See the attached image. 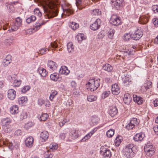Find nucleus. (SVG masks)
<instances>
[{"instance_id": "f257e3e1", "label": "nucleus", "mask_w": 158, "mask_h": 158, "mask_svg": "<svg viewBox=\"0 0 158 158\" xmlns=\"http://www.w3.org/2000/svg\"><path fill=\"white\" fill-rule=\"evenodd\" d=\"M46 4L43 6L46 18H52L57 16L58 14V0H43Z\"/></svg>"}, {"instance_id": "f03ea898", "label": "nucleus", "mask_w": 158, "mask_h": 158, "mask_svg": "<svg viewBox=\"0 0 158 158\" xmlns=\"http://www.w3.org/2000/svg\"><path fill=\"white\" fill-rule=\"evenodd\" d=\"M100 79H91L89 80L87 86L89 87L88 89L91 91H94L96 90L100 85Z\"/></svg>"}, {"instance_id": "7ed1b4c3", "label": "nucleus", "mask_w": 158, "mask_h": 158, "mask_svg": "<svg viewBox=\"0 0 158 158\" xmlns=\"http://www.w3.org/2000/svg\"><path fill=\"white\" fill-rule=\"evenodd\" d=\"M134 145L129 144L127 145L124 149L123 152L125 156L127 158H132L133 156L134 152L133 151Z\"/></svg>"}, {"instance_id": "20e7f679", "label": "nucleus", "mask_w": 158, "mask_h": 158, "mask_svg": "<svg viewBox=\"0 0 158 158\" xmlns=\"http://www.w3.org/2000/svg\"><path fill=\"white\" fill-rule=\"evenodd\" d=\"M100 152L103 158H110L111 156L110 150L104 146L101 147Z\"/></svg>"}, {"instance_id": "39448f33", "label": "nucleus", "mask_w": 158, "mask_h": 158, "mask_svg": "<svg viewBox=\"0 0 158 158\" xmlns=\"http://www.w3.org/2000/svg\"><path fill=\"white\" fill-rule=\"evenodd\" d=\"M2 122L3 124V127L5 131L6 132L11 131V126L9 125L11 123L10 121L8 119L4 118L2 120Z\"/></svg>"}, {"instance_id": "423d86ee", "label": "nucleus", "mask_w": 158, "mask_h": 158, "mask_svg": "<svg viewBox=\"0 0 158 158\" xmlns=\"http://www.w3.org/2000/svg\"><path fill=\"white\" fill-rule=\"evenodd\" d=\"M139 124V122L136 118H134L131 119L130 123L126 127V128L128 130L132 129L135 126Z\"/></svg>"}, {"instance_id": "0eeeda50", "label": "nucleus", "mask_w": 158, "mask_h": 158, "mask_svg": "<svg viewBox=\"0 0 158 158\" xmlns=\"http://www.w3.org/2000/svg\"><path fill=\"white\" fill-rule=\"evenodd\" d=\"M110 21L111 23L116 26L119 25L121 23L119 17L115 15L111 16Z\"/></svg>"}, {"instance_id": "6e6552de", "label": "nucleus", "mask_w": 158, "mask_h": 158, "mask_svg": "<svg viewBox=\"0 0 158 158\" xmlns=\"http://www.w3.org/2000/svg\"><path fill=\"white\" fill-rule=\"evenodd\" d=\"M143 35L142 30L140 29H138L133 34H131V38L134 40H139Z\"/></svg>"}, {"instance_id": "1a4fd4ad", "label": "nucleus", "mask_w": 158, "mask_h": 158, "mask_svg": "<svg viewBox=\"0 0 158 158\" xmlns=\"http://www.w3.org/2000/svg\"><path fill=\"white\" fill-rule=\"evenodd\" d=\"M111 2L112 5L115 7L117 10L124 5L123 0H112Z\"/></svg>"}, {"instance_id": "9d476101", "label": "nucleus", "mask_w": 158, "mask_h": 158, "mask_svg": "<svg viewBox=\"0 0 158 158\" xmlns=\"http://www.w3.org/2000/svg\"><path fill=\"white\" fill-rule=\"evenodd\" d=\"M101 22V20L100 19H97L94 23L90 25V28L93 31L97 30L100 27Z\"/></svg>"}, {"instance_id": "9b49d317", "label": "nucleus", "mask_w": 158, "mask_h": 158, "mask_svg": "<svg viewBox=\"0 0 158 158\" xmlns=\"http://www.w3.org/2000/svg\"><path fill=\"white\" fill-rule=\"evenodd\" d=\"M7 97L11 100H13L16 96V91L13 89H10L8 91Z\"/></svg>"}, {"instance_id": "f8f14e48", "label": "nucleus", "mask_w": 158, "mask_h": 158, "mask_svg": "<svg viewBox=\"0 0 158 158\" xmlns=\"http://www.w3.org/2000/svg\"><path fill=\"white\" fill-rule=\"evenodd\" d=\"M34 139L32 136H29L25 140V143L26 146L28 148H31L33 145Z\"/></svg>"}, {"instance_id": "ddd939ff", "label": "nucleus", "mask_w": 158, "mask_h": 158, "mask_svg": "<svg viewBox=\"0 0 158 158\" xmlns=\"http://www.w3.org/2000/svg\"><path fill=\"white\" fill-rule=\"evenodd\" d=\"M112 91L113 94L115 95H118L120 93L119 88L116 84L112 85Z\"/></svg>"}, {"instance_id": "4468645a", "label": "nucleus", "mask_w": 158, "mask_h": 158, "mask_svg": "<svg viewBox=\"0 0 158 158\" xmlns=\"http://www.w3.org/2000/svg\"><path fill=\"white\" fill-rule=\"evenodd\" d=\"M49 133L46 131H43L41 133L40 138L42 141H45L49 137Z\"/></svg>"}, {"instance_id": "2eb2a0df", "label": "nucleus", "mask_w": 158, "mask_h": 158, "mask_svg": "<svg viewBox=\"0 0 158 158\" xmlns=\"http://www.w3.org/2000/svg\"><path fill=\"white\" fill-rule=\"evenodd\" d=\"M144 137V134L142 132L136 134L134 137V139L135 141H142Z\"/></svg>"}, {"instance_id": "dca6fc26", "label": "nucleus", "mask_w": 158, "mask_h": 158, "mask_svg": "<svg viewBox=\"0 0 158 158\" xmlns=\"http://www.w3.org/2000/svg\"><path fill=\"white\" fill-rule=\"evenodd\" d=\"M133 98L134 101L136 102L138 104L140 105L143 103V99L142 97L138 96L136 95H134L133 96Z\"/></svg>"}, {"instance_id": "f3484780", "label": "nucleus", "mask_w": 158, "mask_h": 158, "mask_svg": "<svg viewBox=\"0 0 158 158\" xmlns=\"http://www.w3.org/2000/svg\"><path fill=\"white\" fill-rule=\"evenodd\" d=\"M48 66L52 70H56L57 68V64L56 63L51 60L48 61Z\"/></svg>"}, {"instance_id": "a211bd4d", "label": "nucleus", "mask_w": 158, "mask_h": 158, "mask_svg": "<svg viewBox=\"0 0 158 158\" xmlns=\"http://www.w3.org/2000/svg\"><path fill=\"white\" fill-rule=\"evenodd\" d=\"M11 56L7 55L6 58L3 60L2 64L4 66H6L10 64L11 61Z\"/></svg>"}, {"instance_id": "6ab92c4d", "label": "nucleus", "mask_w": 158, "mask_h": 158, "mask_svg": "<svg viewBox=\"0 0 158 158\" xmlns=\"http://www.w3.org/2000/svg\"><path fill=\"white\" fill-rule=\"evenodd\" d=\"M50 78L52 80L54 81H59L60 80L59 74L57 73H54L51 74L50 75Z\"/></svg>"}, {"instance_id": "aec40b11", "label": "nucleus", "mask_w": 158, "mask_h": 158, "mask_svg": "<svg viewBox=\"0 0 158 158\" xmlns=\"http://www.w3.org/2000/svg\"><path fill=\"white\" fill-rule=\"evenodd\" d=\"M131 100L130 95L128 93H127L124 95L123 101L124 103L127 104H129Z\"/></svg>"}, {"instance_id": "412c9836", "label": "nucleus", "mask_w": 158, "mask_h": 158, "mask_svg": "<svg viewBox=\"0 0 158 158\" xmlns=\"http://www.w3.org/2000/svg\"><path fill=\"white\" fill-rule=\"evenodd\" d=\"M70 72L67 67L65 66H62L60 69L59 73L61 74H63L65 75H67L69 74Z\"/></svg>"}, {"instance_id": "4be33fe9", "label": "nucleus", "mask_w": 158, "mask_h": 158, "mask_svg": "<svg viewBox=\"0 0 158 158\" xmlns=\"http://www.w3.org/2000/svg\"><path fill=\"white\" fill-rule=\"evenodd\" d=\"M117 113V109L114 106L111 107L109 111V114L112 117H114Z\"/></svg>"}, {"instance_id": "5701e85b", "label": "nucleus", "mask_w": 158, "mask_h": 158, "mask_svg": "<svg viewBox=\"0 0 158 158\" xmlns=\"http://www.w3.org/2000/svg\"><path fill=\"white\" fill-rule=\"evenodd\" d=\"M38 72H39L40 74L42 77H45L47 74V72L46 70L41 67H40L38 69Z\"/></svg>"}, {"instance_id": "b1692460", "label": "nucleus", "mask_w": 158, "mask_h": 158, "mask_svg": "<svg viewBox=\"0 0 158 158\" xmlns=\"http://www.w3.org/2000/svg\"><path fill=\"white\" fill-rule=\"evenodd\" d=\"M139 21L141 24H145L148 22V18L146 16L143 15L140 17Z\"/></svg>"}, {"instance_id": "393cba45", "label": "nucleus", "mask_w": 158, "mask_h": 158, "mask_svg": "<svg viewBox=\"0 0 158 158\" xmlns=\"http://www.w3.org/2000/svg\"><path fill=\"white\" fill-rule=\"evenodd\" d=\"M123 81L124 84L127 86L131 83V78L128 76H125L123 78Z\"/></svg>"}, {"instance_id": "a878e982", "label": "nucleus", "mask_w": 158, "mask_h": 158, "mask_svg": "<svg viewBox=\"0 0 158 158\" xmlns=\"http://www.w3.org/2000/svg\"><path fill=\"white\" fill-rule=\"evenodd\" d=\"M103 69L108 72H112L113 69V67L110 64H106L103 66Z\"/></svg>"}, {"instance_id": "bb28decb", "label": "nucleus", "mask_w": 158, "mask_h": 158, "mask_svg": "<svg viewBox=\"0 0 158 158\" xmlns=\"http://www.w3.org/2000/svg\"><path fill=\"white\" fill-rule=\"evenodd\" d=\"M18 107L17 106H13L10 108V113L12 114H15L19 112Z\"/></svg>"}, {"instance_id": "cd10ccee", "label": "nucleus", "mask_w": 158, "mask_h": 158, "mask_svg": "<svg viewBox=\"0 0 158 158\" xmlns=\"http://www.w3.org/2000/svg\"><path fill=\"white\" fill-rule=\"evenodd\" d=\"M48 117V114L47 113H42L40 115L38 116V119L41 121L46 120Z\"/></svg>"}, {"instance_id": "c85d7f7f", "label": "nucleus", "mask_w": 158, "mask_h": 158, "mask_svg": "<svg viewBox=\"0 0 158 158\" xmlns=\"http://www.w3.org/2000/svg\"><path fill=\"white\" fill-rule=\"evenodd\" d=\"M70 135L73 139H76L79 136L78 131L77 130L72 131L70 133Z\"/></svg>"}, {"instance_id": "c756f323", "label": "nucleus", "mask_w": 158, "mask_h": 158, "mask_svg": "<svg viewBox=\"0 0 158 158\" xmlns=\"http://www.w3.org/2000/svg\"><path fill=\"white\" fill-rule=\"evenodd\" d=\"M63 11V14L66 16H69L70 15L73 14V11L69 8L64 9Z\"/></svg>"}, {"instance_id": "7c9ffc66", "label": "nucleus", "mask_w": 158, "mask_h": 158, "mask_svg": "<svg viewBox=\"0 0 158 158\" xmlns=\"http://www.w3.org/2000/svg\"><path fill=\"white\" fill-rule=\"evenodd\" d=\"M4 145L8 146L10 149H11L13 148V144L11 142H10L8 139H6L3 142Z\"/></svg>"}, {"instance_id": "2f4dec72", "label": "nucleus", "mask_w": 158, "mask_h": 158, "mask_svg": "<svg viewBox=\"0 0 158 158\" xmlns=\"http://www.w3.org/2000/svg\"><path fill=\"white\" fill-rule=\"evenodd\" d=\"M144 151L147 156L151 157L154 154L155 152V149H152V150H149V149H147L146 151Z\"/></svg>"}, {"instance_id": "473e14b6", "label": "nucleus", "mask_w": 158, "mask_h": 158, "mask_svg": "<svg viewBox=\"0 0 158 158\" xmlns=\"http://www.w3.org/2000/svg\"><path fill=\"white\" fill-rule=\"evenodd\" d=\"M74 47L72 43L69 42L67 44V49L69 52H71L73 51Z\"/></svg>"}, {"instance_id": "72a5a7b5", "label": "nucleus", "mask_w": 158, "mask_h": 158, "mask_svg": "<svg viewBox=\"0 0 158 158\" xmlns=\"http://www.w3.org/2000/svg\"><path fill=\"white\" fill-rule=\"evenodd\" d=\"M121 138L122 137L119 136H117L114 142L115 143V145L117 146H119L120 144V143H121L122 141L121 139Z\"/></svg>"}, {"instance_id": "f704fd0d", "label": "nucleus", "mask_w": 158, "mask_h": 158, "mask_svg": "<svg viewBox=\"0 0 158 158\" xmlns=\"http://www.w3.org/2000/svg\"><path fill=\"white\" fill-rule=\"evenodd\" d=\"M34 125V124L33 123L31 122H29L25 124L24 125V128L27 130Z\"/></svg>"}, {"instance_id": "c9c22d12", "label": "nucleus", "mask_w": 158, "mask_h": 158, "mask_svg": "<svg viewBox=\"0 0 158 158\" xmlns=\"http://www.w3.org/2000/svg\"><path fill=\"white\" fill-rule=\"evenodd\" d=\"M36 19V17L35 16L32 15L28 18H27L26 21L28 23H30L31 22L35 21Z\"/></svg>"}, {"instance_id": "e433bc0d", "label": "nucleus", "mask_w": 158, "mask_h": 158, "mask_svg": "<svg viewBox=\"0 0 158 158\" xmlns=\"http://www.w3.org/2000/svg\"><path fill=\"white\" fill-rule=\"evenodd\" d=\"M81 0H76V5L78 7V8L80 10L82 9L85 7L83 6L82 5H81Z\"/></svg>"}, {"instance_id": "4c0bfd02", "label": "nucleus", "mask_w": 158, "mask_h": 158, "mask_svg": "<svg viewBox=\"0 0 158 158\" xmlns=\"http://www.w3.org/2000/svg\"><path fill=\"white\" fill-rule=\"evenodd\" d=\"M70 27L74 30L78 28V24L76 23L72 22L70 24Z\"/></svg>"}, {"instance_id": "58836bf2", "label": "nucleus", "mask_w": 158, "mask_h": 158, "mask_svg": "<svg viewBox=\"0 0 158 158\" xmlns=\"http://www.w3.org/2000/svg\"><path fill=\"white\" fill-rule=\"evenodd\" d=\"M15 23L19 27H20L22 25V19L19 17H17L16 19Z\"/></svg>"}, {"instance_id": "ea45409f", "label": "nucleus", "mask_w": 158, "mask_h": 158, "mask_svg": "<svg viewBox=\"0 0 158 158\" xmlns=\"http://www.w3.org/2000/svg\"><path fill=\"white\" fill-rule=\"evenodd\" d=\"M94 131H93L90 132L89 133H88L87 135H86L82 139V140L83 141H85L86 140V139H89L90 137L94 133Z\"/></svg>"}, {"instance_id": "a19ab883", "label": "nucleus", "mask_w": 158, "mask_h": 158, "mask_svg": "<svg viewBox=\"0 0 158 158\" xmlns=\"http://www.w3.org/2000/svg\"><path fill=\"white\" fill-rule=\"evenodd\" d=\"M114 134V130L110 129L107 131L106 132L107 136L108 137H111Z\"/></svg>"}, {"instance_id": "79ce46f5", "label": "nucleus", "mask_w": 158, "mask_h": 158, "mask_svg": "<svg viewBox=\"0 0 158 158\" xmlns=\"http://www.w3.org/2000/svg\"><path fill=\"white\" fill-rule=\"evenodd\" d=\"M27 101V98L25 97H22L19 99V102L20 104H22L24 103H26Z\"/></svg>"}, {"instance_id": "37998d69", "label": "nucleus", "mask_w": 158, "mask_h": 158, "mask_svg": "<svg viewBox=\"0 0 158 158\" xmlns=\"http://www.w3.org/2000/svg\"><path fill=\"white\" fill-rule=\"evenodd\" d=\"M99 118L96 116H94L92 117L91 121L94 124H96L99 121Z\"/></svg>"}, {"instance_id": "c03bdc74", "label": "nucleus", "mask_w": 158, "mask_h": 158, "mask_svg": "<svg viewBox=\"0 0 158 158\" xmlns=\"http://www.w3.org/2000/svg\"><path fill=\"white\" fill-rule=\"evenodd\" d=\"M152 82L150 81H147L145 84L144 87L146 89H147L152 87Z\"/></svg>"}, {"instance_id": "a18cd8bd", "label": "nucleus", "mask_w": 158, "mask_h": 158, "mask_svg": "<svg viewBox=\"0 0 158 158\" xmlns=\"http://www.w3.org/2000/svg\"><path fill=\"white\" fill-rule=\"evenodd\" d=\"M96 99L97 98L94 95L89 96L87 98L88 101L90 102L95 101Z\"/></svg>"}, {"instance_id": "49530a36", "label": "nucleus", "mask_w": 158, "mask_h": 158, "mask_svg": "<svg viewBox=\"0 0 158 158\" xmlns=\"http://www.w3.org/2000/svg\"><path fill=\"white\" fill-rule=\"evenodd\" d=\"M58 93L56 91H53L50 94L49 97V99L51 101H52L53 98Z\"/></svg>"}, {"instance_id": "de8ad7c7", "label": "nucleus", "mask_w": 158, "mask_h": 158, "mask_svg": "<svg viewBox=\"0 0 158 158\" xmlns=\"http://www.w3.org/2000/svg\"><path fill=\"white\" fill-rule=\"evenodd\" d=\"M11 30L12 31H15L18 29L19 27L17 25H16L15 23H13L12 25H11Z\"/></svg>"}, {"instance_id": "09e8293b", "label": "nucleus", "mask_w": 158, "mask_h": 158, "mask_svg": "<svg viewBox=\"0 0 158 158\" xmlns=\"http://www.w3.org/2000/svg\"><path fill=\"white\" fill-rule=\"evenodd\" d=\"M4 43L6 46H8L12 43V40L10 38L6 39L4 41Z\"/></svg>"}, {"instance_id": "8fccbe9b", "label": "nucleus", "mask_w": 158, "mask_h": 158, "mask_svg": "<svg viewBox=\"0 0 158 158\" xmlns=\"http://www.w3.org/2000/svg\"><path fill=\"white\" fill-rule=\"evenodd\" d=\"M114 33V30L110 29L108 32V36L110 38L112 39L113 37V36Z\"/></svg>"}, {"instance_id": "3c124183", "label": "nucleus", "mask_w": 158, "mask_h": 158, "mask_svg": "<svg viewBox=\"0 0 158 158\" xmlns=\"http://www.w3.org/2000/svg\"><path fill=\"white\" fill-rule=\"evenodd\" d=\"M44 155L46 158H52L53 157V155L51 154L48 150L44 153Z\"/></svg>"}, {"instance_id": "603ef678", "label": "nucleus", "mask_w": 158, "mask_h": 158, "mask_svg": "<svg viewBox=\"0 0 158 158\" xmlns=\"http://www.w3.org/2000/svg\"><path fill=\"white\" fill-rule=\"evenodd\" d=\"M34 12L35 15L39 17H41L42 15L41 13L40 12L38 9L36 8L35 9Z\"/></svg>"}, {"instance_id": "864d4df0", "label": "nucleus", "mask_w": 158, "mask_h": 158, "mask_svg": "<svg viewBox=\"0 0 158 158\" xmlns=\"http://www.w3.org/2000/svg\"><path fill=\"white\" fill-rule=\"evenodd\" d=\"M58 146L57 144H56L55 143H52L50 144L49 146L50 149L53 150H56L57 149Z\"/></svg>"}, {"instance_id": "5fc2aeb1", "label": "nucleus", "mask_w": 158, "mask_h": 158, "mask_svg": "<svg viewBox=\"0 0 158 158\" xmlns=\"http://www.w3.org/2000/svg\"><path fill=\"white\" fill-rule=\"evenodd\" d=\"M21 82V81L20 80H18L15 79L14 80L13 83L15 86L18 87L20 85Z\"/></svg>"}, {"instance_id": "6e6d98bb", "label": "nucleus", "mask_w": 158, "mask_h": 158, "mask_svg": "<svg viewBox=\"0 0 158 158\" xmlns=\"http://www.w3.org/2000/svg\"><path fill=\"white\" fill-rule=\"evenodd\" d=\"M124 40L126 41H128L130 38H131V34L129 33H127L124 35Z\"/></svg>"}, {"instance_id": "4d7b16f0", "label": "nucleus", "mask_w": 158, "mask_h": 158, "mask_svg": "<svg viewBox=\"0 0 158 158\" xmlns=\"http://www.w3.org/2000/svg\"><path fill=\"white\" fill-rule=\"evenodd\" d=\"M44 23L42 22V21L40 20L39 21L36 22L35 27L37 28H38V27L39 28L42 25L44 24Z\"/></svg>"}, {"instance_id": "13d9d810", "label": "nucleus", "mask_w": 158, "mask_h": 158, "mask_svg": "<svg viewBox=\"0 0 158 158\" xmlns=\"http://www.w3.org/2000/svg\"><path fill=\"white\" fill-rule=\"evenodd\" d=\"M85 39V37L83 36V35H82L81 34L79 35H78L77 40L79 43H81L83 40Z\"/></svg>"}, {"instance_id": "bf43d9fd", "label": "nucleus", "mask_w": 158, "mask_h": 158, "mask_svg": "<svg viewBox=\"0 0 158 158\" xmlns=\"http://www.w3.org/2000/svg\"><path fill=\"white\" fill-rule=\"evenodd\" d=\"M152 9L154 13H158V6H152Z\"/></svg>"}, {"instance_id": "052dcab7", "label": "nucleus", "mask_w": 158, "mask_h": 158, "mask_svg": "<svg viewBox=\"0 0 158 158\" xmlns=\"http://www.w3.org/2000/svg\"><path fill=\"white\" fill-rule=\"evenodd\" d=\"M30 89V87L29 86H24L22 89V91L23 93H26L27 90H29Z\"/></svg>"}, {"instance_id": "680f3d73", "label": "nucleus", "mask_w": 158, "mask_h": 158, "mask_svg": "<svg viewBox=\"0 0 158 158\" xmlns=\"http://www.w3.org/2000/svg\"><path fill=\"white\" fill-rule=\"evenodd\" d=\"M93 12L96 15H100L101 14V12L98 9H95L93 10Z\"/></svg>"}, {"instance_id": "e2e57ef3", "label": "nucleus", "mask_w": 158, "mask_h": 158, "mask_svg": "<svg viewBox=\"0 0 158 158\" xmlns=\"http://www.w3.org/2000/svg\"><path fill=\"white\" fill-rule=\"evenodd\" d=\"M110 94V91H105L102 94V97L105 98L108 96Z\"/></svg>"}, {"instance_id": "0e129e2a", "label": "nucleus", "mask_w": 158, "mask_h": 158, "mask_svg": "<svg viewBox=\"0 0 158 158\" xmlns=\"http://www.w3.org/2000/svg\"><path fill=\"white\" fill-rule=\"evenodd\" d=\"M153 23L155 27H157L158 25V19H157L154 18L152 20Z\"/></svg>"}, {"instance_id": "69168bd1", "label": "nucleus", "mask_w": 158, "mask_h": 158, "mask_svg": "<svg viewBox=\"0 0 158 158\" xmlns=\"http://www.w3.org/2000/svg\"><path fill=\"white\" fill-rule=\"evenodd\" d=\"M51 47L53 48H56L58 46L56 43L55 41L52 42L51 43Z\"/></svg>"}, {"instance_id": "338daca9", "label": "nucleus", "mask_w": 158, "mask_h": 158, "mask_svg": "<svg viewBox=\"0 0 158 158\" xmlns=\"http://www.w3.org/2000/svg\"><path fill=\"white\" fill-rule=\"evenodd\" d=\"M15 135H16L18 136L21 135L22 134L21 130L19 129L16 130L15 131Z\"/></svg>"}, {"instance_id": "774afa93", "label": "nucleus", "mask_w": 158, "mask_h": 158, "mask_svg": "<svg viewBox=\"0 0 158 158\" xmlns=\"http://www.w3.org/2000/svg\"><path fill=\"white\" fill-rule=\"evenodd\" d=\"M153 129L155 132L158 135V126L156 125L153 127Z\"/></svg>"}]
</instances>
